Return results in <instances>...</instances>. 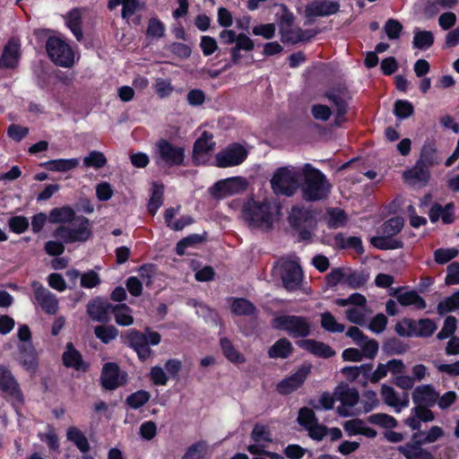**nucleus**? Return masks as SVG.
Returning <instances> with one entry per match:
<instances>
[{
	"mask_svg": "<svg viewBox=\"0 0 459 459\" xmlns=\"http://www.w3.org/2000/svg\"><path fill=\"white\" fill-rule=\"evenodd\" d=\"M111 311L118 325L129 326L134 324L132 309L126 304L113 306Z\"/></svg>",
	"mask_w": 459,
	"mask_h": 459,
	"instance_id": "72a5a7b5",
	"label": "nucleus"
},
{
	"mask_svg": "<svg viewBox=\"0 0 459 459\" xmlns=\"http://www.w3.org/2000/svg\"><path fill=\"white\" fill-rule=\"evenodd\" d=\"M371 424L378 425L383 428L392 429L397 426L396 420L385 413L372 414L368 419Z\"/></svg>",
	"mask_w": 459,
	"mask_h": 459,
	"instance_id": "5fc2aeb1",
	"label": "nucleus"
},
{
	"mask_svg": "<svg viewBox=\"0 0 459 459\" xmlns=\"http://www.w3.org/2000/svg\"><path fill=\"white\" fill-rule=\"evenodd\" d=\"M459 309V290L452 296L440 301L437 305V310L439 315H445L450 311Z\"/></svg>",
	"mask_w": 459,
	"mask_h": 459,
	"instance_id": "864d4df0",
	"label": "nucleus"
},
{
	"mask_svg": "<svg viewBox=\"0 0 459 459\" xmlns=\"http://www.w3.org/2000/svg\"><path fill=\"white\" fill-rule=\"evenodd\" d=\"M112 307L110 303L96 299L88 304L87 312L92 320L106 323L109 319L108 312Z\"/></svg>",
	"mask_w": 459,
	"mask_h": 459,
	"instance_id": "393cba45",
	"label": "nucleus"
},
{
	"mask_svg": "<svg viewBox=\"0 0 459 459\" xmlns=\"http://www.w3.org/2000/svg\"><path fill=\"white\" fill-rule=\"evenodd\" d=\"M402 288H397L392 290L390 293L391 296L396 298L397 301L400 305L406 307L410 305H414L419 309H424L426 307L425 300L415 291H406L402 293Z\"/></svg>",
	"mask_w": 459,
	"mask_h": 459,
	"instance_id": "b1692460",
	"label": "nucleus"
},
{
	"mask_svg": "<svg viewBox=\"0 0 459 459\" xmlns=\"http://www.w3.org/2000/svg\"><path fill=\"white\" fill-rule=\"evenodd\" d=\"M334 397L342 404L354 407L359 402V395L355 388H351L348 385H339L334 390Z\"/></svg>",
	"mask_w": 459,
	"mask_h": 459,
	"instance_id": "cd10ccee",
	"label": "nucleus"
},
{
	"mask_svg": "<svg viewBox=\"0 0 459 459\" xmlns=\"http://www.w3.org/2000/svg\"><path fill=\"white\" fill-rule=\"evenodd\" d=\"M334 242L340 248H353L358 254L364 252L362 241L359 237H346L343 233H338L334 237Z\"/></svg>",
	"mask_w": 459,
	"mask_h": 459,
	"instance_id": "f704fd0d",
	"label": "nucleus"
},
{
	"mask_svg": "<svg viewBox=\"0 0 459 459\" xmlns=\"http://www.w3.org/2000/svg\"><path fill=\"white\" fill-rule=\"evenodd\" d=\"M20 361L27 370H34L38 366V355L30 342L20 346Z\"/></svg>",
	"mask_w": 459,
	"mask_h": 459,
	"instance_id": "7c9ffc66",
	"label": "nucleus"
},
{
	"mask_svg": "<svg viewBox=\"0 0 459 459\" xmlns=\"http://www.w3.org/2000/svg\"><path fill=\"white\" fill-rule=\"evenodd\" d=\"M63 362L68 368H74L76 370H85L86 366L83 363L82 355L74 349L72 342L66 345V351L63 353Z\"/></svg>",
	"mask_w": 459,
	"mask_h": 459,
	"instance_id": "c85d7f7f",
	"label": "nucleus"
},
{
	"mask_svg": "<svg viewBox=\"0 0 459 459\" xmlns=\"http://www.w3.org/2000/svg\"><path fill=\"white\" fill-rule=\"evenodd\" d=\"M247 187V182L245 178L240 177L230 178L217 182L211 188V194L215 198H223L242 193Z\"/></svg>",
	"mask_w": 459,
	"mask_h": 459,
	"instance_id": "9b49d317",
	"label": "nucleus"
},
{
	"mask_svg": "<svg viewBox=\"0 0 459 459\" xmlns=\"http://www.w3.org/2000/svg\"><path fill=\"white\" fill-rule=\"evenodd\" d=\"M455 205L453 203H448L445 206L435 203L429 210V219L431 222H437L439 219L442 220L444 224H451L455 221Z\"/></svg>",
	"mask_w": 459,
	"mask_h": 459,
	"instance_id": "412c9836",
	"label": "nucleus"
},
{
	"mask_svg": "<svg viewBox=\"0 0 459 459\" xmlns=\"http://www.w3.org/2000/svg\"><path fill=\"white\" fill-rule=\"evenodd\" d=\"M301 176L300 191L305 201L319 202L328 198L333 186L324 173L307 163L301 169Z\"/></svg>",
	"mask_w": 459,
	"mask_h": 459,
	"instance_id": "f03ea898",
	"label": "nucleus"
},
{
	"mask_svg": "<svg viewBox=\"0 0 459 459\" xmlns=\"http://www.w3.org/2000/svg\"><path fill=\"white\" fill-rule=\"evenodd\" d=\"M75 212L69 206L54 208L49 212V221L51 223H61V225L69 224L75 221Z\"/></svg>",
	"mask_w": 459,
	"mask_h": 459,
	"instance_id": "c756f323",
	"label": "nucleus"
},
{
	"mask_svg": "<svg viewBox=\"0 0 459 459\" xmlns=\"http://www.w3.org/2000/svg\"><path fill=\"white\" fill-rule=\"evenodd\" d=\"M418 162L429 169L440 162V159L437 153V148L433 143H426L423 145Z\"/></svg>",
	"mask_w": 459,
	"mask_h": 459,
	"instance_id": "473e14b6",
	"label": "nucleus"
},
{
	"mask_svg": "<svg viewBox=\"0 0 459 459\" xmlns=\"http://www.w3.org/2000/svg\"><path fill=\"white\" fill-rule=\"evenodd\" d=\"M403 27V24L394 19H389L384 26L385 32L389 39H398Z\"/></svg>",
	"mask_w": 459,
	"mask_h": 459,
	"instance_id": "0e129e2a",
	"label": "nucleus"
},
{
	"mask_svg": "<svg viewBox=\"0 0 459 459\" xmlns=\"http://www.w3.org/2000/svg\"><path fill=\"white\" fill-rule=\"evenodd\" d=\"M310 369L311 367L309 365L301 366L291 376L279 382L276 385V391L281 394L286 395L298 390L304 384L310 373Z\"/></svg>",
	"mask_w": 459,
	"mask_h": 459,
	"instance_id": "4468645a",
	"label": "nucleus"
},
{
	"mask_svg": "<svg viewBox=\"0 0 459 459\" xmlns=\"http://www.w3.org/2000/svg\"><path fill=\"white\" fill-rule=\"evenodd\" d=\"M437 330V325L429 318L414 320V336L429 337Z\"/></svg>",
	"mask_w": 459,
	"mask_h": 459,
	"instance_id": "58836bf2",
	"label": "nucleus"
},
{
	"mask_svg": "<svg viewBox=\"0 0 459 459\" xmlns=\"http://www.w3.org/2000/svg\"><path fill=\"white\" fill-rule=\"evenodd\" d=\"M274 329L286 332L292 338H305L311 333V322L307 317L282 315L272 321Z\"/></svg>",
	"mask_w": 459,
	"mask_h": 459,
	"instance_id": "423d86ee",
	"label": "nucleus"
},
{
	"mask_svg": "<svg viewBox=\"0 0 459 459\" xmlns=\"http://www.w3.org/2000/svg\"><path fill=\"white\" fill-rule=\"evenodd\" d=\"M150 394L147 391L140 390L126 398V403L133 409L143 406L150 400Z\"/></svg>",
	"mask_w": 459,
	"mask_h": 459,
	"instance_id": "bf43d9fd",
	"label": "nucleus"
},
{
	"mask_svg": "<svg viewBox=\"0 0 459 459\" xmlns=\"http://www.w3.org/2000/svg\"><path fill=\"white\" fill-rule=\"evenodd\" d=\"M412 400L419 405L433 406L438 400V393L431 385H420L412 392Z\"/></svg>",
	"mask_w": 459,
	"mask_h": 459,
	"instance_id": "6ab92c4d",
	"label": "nucleus"
},
{
	"mask_svg": "<svg viewBox=\"0 0 459 459\" xmlns=\"http://www.w3.org/2000/svg\"><path fill=\"white\" fill-rule=\"evenodd\" d=\"M52 236L66 244L85 243L92 237L90 220L82 215L78 216L73 222L56 227Z\"/></svg>",
	"mask_w": 459,
	"mask_h": 459,
	"instance_id": "7ed1b4c3",
	"label": "nucleus"
},
{
	"mask_svg": "<svg viewBox=\"0 0 459 459\" xmlns=\"http://www.w3.org/2000/svg\"><path fill=\"white\" fill-rule=\"evenodd\" d=\"M293 351L291 342L286 338L278 340L268 351L270 358H288Z\"/></svg>",
	"mask_w": 459,
	"mask_h": 459,
	"instance_id": "c9c22d12",
	"label": "nucleus"
},
{
	"mask_svg": "<svg viewBox=\"0 0 459 459\" xmlns=\"http://www.w3.org/2000/svg\"><path fill=\"white\" fill-rule=\"evenodd\" d=\"M0 389L14 401L22 402V394L17 381L12 372L2 364H0Z\"/></svg>",
	"mask_w": 459,
	"mask_h": 459,
	"instance_id": "2eb2a0df",
	"label": "nucleus"
},
{
	"mask_svg": "<svg viewBox=\"0 0 459 459\" xmlns=\"http://www.w3.org/2000/svg\"><path fill=\"white\" fill-rule=\"evenodd\" d=\"M281 208L280 204L268 199L250 200L243 206L242 218L249 228L269 230L278 219Z\"/></svg>",
	"mask_w": 459,
	"mask_h": 459,
	"instance_id": "f257e3e1",
	"label": "nucleus"
},
{
	"mask_svg": "<svg viewBox=\"0 0 459 459\" xmlns=\"http://www.w3.org/2000/svg\"><path fill=\"white\" fill-rule=\"evenodd\" d=\"M81 13L77 9L72 10L67 15L66 23L77 40H81L83 37L81 29Z\"/></svg>",
	"mask_w": 459,
	"mask_h": 459,
	"instance_id": "09e8293b",
	"label": "nucleus"
},
{
	"mask_svg": "<svg viewBox=\"0 0 459 459\" xmlns=\"http://www.w3.org/2000/svg\"><path fill=\"white\" fill-rule=\"evenodd\" d=\"M394 114L399 118H407L413 114V106L407 100H397L394 103Z\"/></svg>",
	"mask_w": 459,
	"mask_h": 459,
	"instance_id": "338daca9",
	"label": "nucleus"
},
{
	"mask_svg": "<svg viewBox=\"0 0 459 459\" xmlns=\"http://www.w3.org/2000/svg\"><path fill=\"white\" fill-rule=\"evenodd\" d=\"M297 344L301 349L306 350L317 357L328 359L335 354V351L328 344L313 339L300 340Z\"/></svg>",
	"mask_w": 459,
	"mask_h": 459,
	"instance_id": "aec40b11",
	"label": "nucleus"
},
{
	"mask_svg": "<svg viewBox=\"0 0 459 459\" xmlns=\"http://www.w3.org/2000/svg\"><path fill=\"white\" fill-rule=\"evenodd\" d=\"M31 287L36 302L41 309L48 315H56L59 308V302L56 295L39 281H33Z\"/></svg>",
	"mask_w": 459,
	"mask_h": 459,
	"instance_id": "f8f14e48",
	"label": "nucleus"
},
{
	"mask_svg": "<svg viewBox=\"0 0 459 459\" xmlns=\"http://www.w3.org/2000/svg\"><path fill=\"white\" fill-rule=\"evenodd\" d=\"M19 40L11 39L4 46L0 57V68H15L21 56Z\"/></svg>",
	"mask_w": 459,
	"mask_h": 459,
	"instance_id": "f3484780",
	"label": "nucleus"
},
{
	"mask_svg": "<svg viewBox=\"0 0 459 459\" xmlns=\"http://www.w3.org/2000/svg\"><path fill=\"white\" fill-rule=\"evenodd\" d=\"M66 437L67 439L73 442L81 452L86 453L89 451L90 444L88 439L79 429L70 427L67 429Z\"/></svg>",
	"mask_w": 459,
	"mask_h": 459,
	"instance_id": "4c0bfd02",
	"label": "nucleus"
},
{
	"mask_svg": "<svg viewBox=\"0 0 459 459\" xmlns=\"http://www.w3.org/2000/svg\"><path fill=\"white\" fill-rule=\"evenodd\" d=\"M206 233H204L203 235L199 234H193L190 235L183 239H181L176 247L177 254L179 255H182L185 254V249L187 247H192L195 244L202 243L205 239Z\"/></svg>",
	"mask_w": 459,
	"mask_h": 459,
	"instance_id": "6e6d98bb",
	"label": "nucleus"
},
{
	"mask_svg": "<svg viewBox=\"0 0 459 459\" xmlns=\"http://www.w3.org/2000/svg\"><path fill=\"white\" fill-rule=\"evenodd\" d=\"M370 243L381 250L398 249L403 247V241L383 234L371 238Z\"/></svg>",
	"mask_w": 459,
	"mask_h": 459,
	"instance_id": "e433bc0d",
	"label": "nucleus"
},
{
	"mask_svg": "<svg viewBox=\"0 0 459 459\" xmlns=\"http://www.w3.org/2000/svg\"><path fill=\"white\" fill-rule=\"evenodd\" d=\"M208 448L207 442L200 440L187 448L182 459H204L208 454Z\"/></svg>",
	"mask_w": 459,
	"mask_h": 459,
	"instance_id": "ea45409f",
	"label": "nucleus"
},
{
	"mask_svg": "<svg viewBox=\"0 0 459 459\" xmlns=\"http://www.w3.org/2000/svg\"><path fill=\"white\" fill-rule=\"evenodd\" d=\"M325 97L333 104L336 112V122L345 121L348 111V101L351 99L348 88L343 84H337L325 91Z\"/></svg>",
	"mask_w": 459,
	"mask_h": 459,
	"instance_id": "1a4fd4ad",
	"label": "nucleus"
},
{
	"mask_svg": "<svg viewBox=\"0 0 459 459\" xmlns=\"http://www.w3.org/2000/svg\"><path fill=\"white\" fill-rule=\"evenodd\" d=\"M251 438L255 443H271L272 437L269 429L261 424H255L251 432Z\"/></svg>",
	"mask_w": 459,
	"mask_h": 459,
	"instance_id": "13d9d810",
	"label": "nucleus"
},
{
	"mask_svg": "<svg viewBox=\"0 0 459 459\" xmlns=\"http://www.w3.org/2000/svg\"><path fill=\"white\" fill-rule=\"evenodd\" d=\"M398 451L406 459H435L429 451L417 445L405 444L399 446Z\"/></svg>",
	"mask_w": 459,
	"mask_h": 459,
	"instance_id": "2f4dec72",
	"label": "nucleus"
},
{
	"mask_svg": "<svg viewBox=\"0 0 459 459\" xmlns=\"http://www.w3.org/2000/svg\"><path fill=\"white\" fill-rule=\"evenodd\" d=\"M403 178L412 186L426 185L429 179V169L417 161L412 169L403 172Z\"/></svg>",
	"mask_w": 459,
	"mask_h": 459,
	"instance_id": "4be33fe9",
	"label": "nucleus"
},
{
	"mask_svg": "<svg viewBox=\"0 0 459 459\" xmlns=\"http://www.w3.org/2000/svg\"><path fill=\"white\" fill-rule=\"evenodd\" d=\"M368 276L363 272L345 270L344 284L348 285L351 289H359L363 287Z\"/></svg>",
	"mask_w": 459,
	"mask_h": 459,
	"instance_id": "a19ab883",
	"label": "nucleus"
},
{
	"mask_svg": "<svg viewBox=\"0 0 459 459\" xmlns=\"http://www.w3.org/2000/svg\"><path fill=\"white\" fill-rule=\"evenodd\" d=\"M340 4L337 1L314 0L305 8L307 17L329 16L337 13Z\"/></svg>",
	"mask_w": 459,
	"mask_h": 459,
	"instance_id": "dca6fc26",
	"label": "nucleus"
},
{
	"mask_svg": "<svg viewBox=\"0 0 459 459\" xmlns=\"http://www.w3.org/2000/svg\"><path fill=\"white\" fill-rule=\"evenodd\" d=\"M152 187V195L148 204V211L152 215H154L162 204L163 186L153 183Z\"/></svg>",
	"mask_w": 459,
	"mask_h": 459,
	"instance_id": "3c124183",
	"label": "nucleus"
},
{
	"mask_svg": "<svg viewBox=\"0 0 459 459\" xmlns=\"http://www.w3.org/2000/svg\"><path fill=\"white\" fill-rule=\"evenodd\" d=\"M100 379L103 387L108 390H114L125 382L124 377L120 375L119 367L115 363L104 365Z\"/></svg>",
	"mask_w": 459,
	"mask_h": 459,
	"instance_id": "a211bd4d",
	"label": "nucleus"
},
{
	"mask_svg": "<svg viewBox=\"0 0 459 459\" xmlns=\"http://www.w3.org/2000/svg\"><path fill=\"white\" fill-rule=\"evenodd\" d=\"M300 177L301 169L280 168L271 179L272 188L275 194L291 196L299 187Z\"/></svg>",
	"mask_w": 459,
	"mask_h": 459,
	"instance_id": "0eeeda50",
	"label": "nucleus"
},
{
	"mask_svg": "<svg viewBox=\"0 0 459 459\" xmlns=\"http://www.w3.org/2000/svg\"><path fill=\"white\" fill-rule=\"evenodd\" d=\"M297 421L301 427L307 429L308 427L316 424L318 420L312 409L302 407L299 411Z\"/></svg>",
	"mask_w": 459,
	"mask_h": 459,
	"instance_id": "603ef678",
	"label": "nucleus"
},
{
	"mask_svg": "<svg viewBox=\"0 0 459 459\" xmlns=\"http://www.w3.org/2000/svg\"><path fill=\"white\" fill-rule=\"evenodd\" d=\"M9 228L12 231L21 234L29 227V221L24 216H13L8 221Z\"/></svg>",
	"mask_w": 459,
	"mask_h": 459,
	"instance_id": "774afa93",
	"label": "nucleus"
},
{
	"mask_svg": "<svg viewBox=\"0 0 459 459\" xmlns=\"http://www.w3.org/2000/svg\"><path fill=\"white\" fill-rule=\"evenodd\" d=\"M46 48L48 56L56 65L63 67H71L74 65V52L64 40L58 38H49Z\"/></svg>",
	"mask_w": 459,
	"mask_h": 459,
	"instance_id": "6e6552de",
	"label": "nucleus"
},
{
	"mask_svg": "<svg viewBox=\"0 0 459 459\" xmlns=\"http://www.w3.org/2000/svg\"><path fill=\"white\" fill-rule=\"evenodd\" d=\"M185 148L173 144L166 139H160L154 146L153 160L160 168L181 166L185 160Z\"/></svg>",
	"mask_w": 459,
	"mask_h": 459,
	"instance_id": "20e7f679",
	"label": "nucleus"
},
{
	"mask_svg": "<svg viewBox=\"0 0 459 459\" xmlns=\"http://www.w3.org/2000/svg\"><path fill=\"white\" fill-rule=\"evenodd\" d=\"M212 134L204 131L201 136L195 142L193 149V159L197 160L200 156L212 152L215 143L212 141Z\"/></svg>",
	"mask_w": 459,
	"mask_h": 459,
	"instance_id": "bb28decb",
	"label": "nucleus"
},
{
	"mask_svg": "<svg viewBox=\"0 0 459 459\" xmlns=\"http://www.w3.org/2000/svg\"><path fill=\"white\" fill-rule=\"evenodd\" d=\"M83 164L86 167L101 169L107 164V159L102 152L91 151L89 155L83 159Z\"/></svg>",
	"mask_w": 459,
	"mask_h": 459,
	"instance_id": "4d7b16f0",
	"label": "nucleus"
},
{
	"mask_svg": "<svg viewBox=\"0 0 459 459\" xmlns=\"http://www.w3.org/2000/svg\"><path fill=\"white\" fill-rule=\"evenodd\" d=\"M247 156V152L241 144L233 143L216 154V165L220 168L238 166Z\"/></svg>",
	"mask_w": 459,
	"mask_h": 459,
	"instance_id": "9d476101",
	"label": "nucleus"
},
{
	"mask_svg": "<svg viewBox=\"0 0 459 459\" xmlns=\"http://www.w3.org/2000/svg\"><path fill=\"white\" fill-rule=\"evenodd\" d=\"M221 347L224 356L233 363H244L245 357L239 353L228 338L221 339Z\"/></svg>",
	"mask_w": 459,
	"mask_h": 459,
	"instance_id": "79ce46f5",
	"label": "nucleus"
},
{
	"mask_svg": "<svg viewBox=\"0 0 459 459\" xmlns=\"http://www.w3.org/2000/svg\"><path fill=\"white\" fill-rule=\"evenodd\" d=\"M94 333L104 343H108L118 335V330L113 325H97Z\"/></svg>",
	"mask_w": 459,
	"mask_h": 459,
	"instance_id": "8fccbe9b",
	"label": "nucleus"
},
{
	"mask_svg": "<svg viewBox=\"0 0 459 459\" xmlns=\"http://www.w3.org/2000/svg\"><path fill=\"white\" fill-rule=\"evenodd\" d=\"M459 251L455 248H438L434 253L435 261L437 264H445L456 257L458 255Z\"/></svg>",
	"mask_w": 459,
	"mask_h": 459,
	"instance_id": "e2e57ef3",
	"label": "nucleus"
},
{
	"mask_svg": "<svg viewBox=\"0 0 459 459\" xmlns=\"http://www.w3.org/2000/svg\"><path fill=\"white\" fill-rule=\"evenodd\" d=\"M403 227V220L401 217L391 218L380 228V232L383 235L393 237L397 235Z\"/></svg>",
	"mask_w": 459,
	"mask_h": 459,
	"instance_id": "49530a36",
	"label": "nucleus"
},
{
	"mask_svg": "<svg viewBox=\"0 0 459 459\" xmlns=\"http://www.w3.org/2000/svg\"><path fill=\"white\" fill-rule=\"evenodd\" d=\"M79 164L77 159L53 160L45 163L46 168L52 171L65 172L76 168Z\"/></svg>",
	"mask_w": 459,
	"mask_h": 459,
	"instance_id": "37998d69",
	"label": "nucleus"
},
{
	"mask_svg": "<svg viewBox=\"0 0 459 459\" xmlns=\"http://www.w3.org/2000/svg\"><path fill=\"white\" fill-rule=\"evenodd\" d=\"M145 331L148 335L138 330L131 329L122 336L125 339V343L134 349L142 360L147 359L152 354L149 344L158 345L161 340L159 333L152 332L150 328H146Z\"/></svg>",
	"mask_w": 459,
	"mask_h": 459,
	"instance_id": "39448f33",
	"label": "nucleus"
},
{
	"mask_svg": "<svg viewBox=\"0 0 459 459\" xmlns=\"http://www.w3.org/2000/svg\"><path fill=\"white\" fill-rule=\"evenodd\" d=\"M458 4V0H435L429 2L425 7V13L436 14L438 13L439 8L451 9Z\"/></svg>",
	"mask_w": 459,
	"mask_h": 459,
	"instance_id": "052dcab7",
	"label": "nucleus"
},
{
	"mask_svg": "<svg viewBox=\"0 0 459 459\" xmlns=\"http://www.w3.org/2000/svg\"><path fill=\"white\" fill-rule=\"evenodd\" d=\"M231 309L238 316H250L256 310L255 307L246 299H235Z\"/></svg>",
	"mask_w": 459,
	"mask_h": 459,
	"instance_id": "de8ad7c7",
	"label": "nucleus"
},
{
	"mask_svg": "<svg viewBox=\"0 0 459 459\" xmlns=\"http://www.w3.org/2000/svg\"><path fill=\"white\" fill-rule=\"evenodd\" d=\"M434 43V37L431 31L428 30H414L413 46L415 48L427 49L429 48Z\"/></svg>",
	"mask_w": 459,
	"mask_h": 459,
	"instance_id": "c03bdc74",
	"label": "nucleus"
},
{
	"mask_svg": "<svg viewBox=\"0 0 459 459\" xmlns=\"http://www.w3.org/2000/svg\"><path fill=\"white\" fill-rule=\"evenodd\" d=\"M381 396L385 404L394 407L396 411H400L403 407H407L409 403L408 394H403V399H401L397 392L387 385L381 386Z\"/></svg>",
	"mask_w": 459,
	"mask_h": 459,
	"instance_id": "5701e85b",
	"label": "nucleus"
},
{
	"mask_svg": "<svg viewBox=\"0 0 459 459\" xmlns=\"http://www.w3.org/2000/svg\"><path fill=\"white\" fill-rule=\"evenodd\" d=\"M363 358L374 359L378 351V342L374 339L367 337L359 345Z\"/></svg>",
	"mask_w": 459,
	"mask_h": 459,
	"instance_id": "69168bd1",
	"label": "nucleus"
},
{
	"mask_svg": "<svg viewBox=\"0 0 459 459\" xmlns=\"http://www.w3.org/2000/svg\"><path fill=\"white\" fill-rule=\"evenodd\" d=\"M281 35L283 41L296 44L301 41H307L315 36L312 30H302L299 28L292 29L281 25Z\"/></svg>",
	"mask_w": 459,
	"mask_h": 459,
	"instance_id": "a878e982",
	"label": "nucleus"
},
{
	"mask_svg": "<svg viewBox=\"0 0 459 459\" xmlns=\"http://www.w3.org/2000/svg\"><path fill=\"white\" fill-rule=\"evenodd\" d=\"M280 271L283 286L288 290H297L300 286L303 273L300 265L297 262L290 260L282 262Z\"/></svg>",
	"mask_w": 459,
	"mask_h": 459,
	"instance_id": "ddd939ff",
	"label": "nucleus"
},
{
	"mask_svg": "<svg viewBox=\"0 0 459 459\" xmlns=\"http://www.w3.org/2000/svg\"><path fill=\"white\" fill-rule=\"evenodd\" d=\"M346 220V214L342 210L333 209L328 212L327 224L330 228L342 227L345 224Z\"/></svg>",
	"mask_w": 459,
	"mask_h": 459,
	"instance_id": "680f3d73",
	"label": "nucleus"
},
{
	"mask_svg": "<svg viewBox=\"0 0 459 459\" xmlns=\"http://www.w3.org/2000/svg\"><path fill=\"white\" fill-rule=\"evenodd\" d=\"M321 326L331 333H342L345 330V326L338 323L330 312L321 314Z\"/></svg>",
	"mask_w": 459,
	"mask_h": 459,
	"instance_id": "a18cd8bd",
	"label": "nucleus"
}]
</instances>
